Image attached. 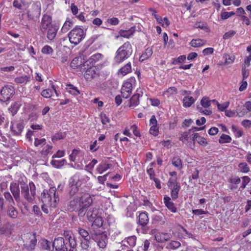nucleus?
Listing matches in <instances>:
<instances>
[{
	"instance_id": "473e14b6",
	"label": "nucleus",
	"mask_w": 251,
	"mask_h": 251,
	"mask_svg": "<svg viewBox=\"0 0 251 251\" xmlns=\"http://www.w3.org/2000/svg\"><path fill=\"white\" fill-rule=\"evenodd\" d=\"M152 54V50L151 48H148L145 50L144 52L140 56L139 60L140 61H144V60L148 59Z\"/></svg>"
},
{
	"instance_id": "412c9836",
	"label": "nucleus",
	"mask_w": 251,
	"mask_h": 251,
	"mask_svg": "<svg viewBox=\"0 0 251 251\" xmlns=\"http://www.w3.org/2000/svg\"><path fill=\"white\" fill-rule=\"evenodd\" d=\"M103 55L101 53H95L90 57V58L87 60L85 63L88 65L89 63L90 65H93L98 61L102 59Z\"/></svg>"
},
{
	"instance_id": "69168bd1",
	"label": "nucleus",
	"mask_w": 251,
	"mask_h": 251,
	"mask_svg": "<svg viewBox=\"0 0 251 251\" xmlns=\"http://www.w3.org/2000/svg\"><path fill=\"white\" fill-rule=\"evenodd\" d=\"M90 239H85L81 241L80 246L82 249L88 250L89 247V243H90Z\"/></svg>"
},
{
	"instance_id": "c03bdc74",
	"label": "nucleus",
	"mask_w": 251,
	"mask_h": 251,
	"mask_svg": "<svg viewBox=\"0 0 251 251\" xmlns=\"http://www.w3.org/2000/svg\"><path fill=\"white\" fill-rule=\"evenodd\" d=\"M93 221L92 226L94 227L99 228L102 226L103 221L100 216L97 217Z\"/></svg>"
},
{
	"instance_id": "8fccbe9b",
	"label": "nucleus",
	"mask_w": 251,
	"mask_h": 251,
	"mask_svg": "<svg viewBox=\"0 0 251 251\" xmlns=\"http://www.w3.org/2000/svg\"><path fill=\"white\" fill-rule=\"evenodd\" d=\"M231 141V138L228 135L223 134L220 139L219 142L221 144L230 143Z\"/></svg>"
},
{
	"instance_id": "ddd939ff",
	"label": "nucleus",
	"mask_w": 251,
	"mask_h": 251,
	"mask_svg": "<svg viewBox=\"0 0 251 251\" xmlns=\"http://www.w3.org/2000/svg\"><path fill=\"white\" fill-rule=\"evenodd\" d=\"M52 245L56 251H67L65 247L64 240L62 237L55 239Z\"/></svg>"
},
{
	"instance_id": "6e6552de",
	"label": "nucleus",
	"mask_w": 251,
	"mask_h": 251,
	"mask_svg": "<svg viewBox=\"0 0 251 251\" xmlns=\"http://www.w3.org/2000/svg\"><path fill=\"white\" fill-rule=\"evenodd\" d=\"M15 90L14 87L11 85H5L1 89L0 94V100L5 102L14 95Z\"/></svg>"
},
{
	"instance_id": "e433bc0d",
	"label": "nucleus",
	"mask_w": 251,
	"mask_h": 251,
	"mask_svg": "<svg viewBox=\"0 0 251 251\" xmlns=\"http://www.w3.org/2000/svg\"><path fill=\"white\" fill-rule=\"evenodd\" d=\"M66 89L69 93L74 96H77L80 94V92L78 90L77 88L72 84H68L67 85Z\"/></svg>"
},
{
	"instance_id": "7ed1b4c3",
	"label": "nucleus",
	"mask_w": 251,
	"mask_h": 251,
	"mask_svg": "<svg viewBox=\"0 0 251 251\" xmlns=\"http://www.w3.org/2000/svg\"><path fill=\"white\" fill-rule=\"evenodd\" d=\"M90 177L85 175L76 173L70 177L69 180V195L75 196L77 193L81 185L87 182Z\"/></svg>"
},
{
	"instance_id": "a19ab883",
	"label": "nucleus",
	"mask_w": 251,
	"mask_h": 251,
	"mask_svg": "<svg viewBox=\"0 0 251 251\" xmlns=\"http://www.w3.org/2000/svg\"><path fill=\"white\" fill-rule=\"evenodd\" d=\"M66 163V161L64 159L60 160H52L50 162L52 166L57 168L62 167Z\"/></svg>"
},
{
	"instance_id": "423d86ee",
	"label": "nucleus",
	"mask_w": 251,
	"mask_h": 251,
	"mask_svg": "<svg viewBox=\"0 0 251 251\" xmlns=\"http://www.w3.org/2000/svg\"><path fill=\"white\" fill-rule=\"evenodd\" d=\"M136 82L135 78L132 77L128 78L124 82L121 88V94L124 98L127 99L130 96Z\"/></svg>"
},
{
	"instance_id": "0e129e2a",
	"label": "nucleus",
	"mask_w": 251,
	"mask_h": 251,
	"mask_svg": "<svg viewBox=\"0 0 251 251\" xmlns=\"http://www.w3.org/2000/svg\"><path fill=\"white\" fill-rule=\"evenodd\" d=\"M130 130L132 131L133 134L137 137H140L141 136L140 131L138 128L137 126L136 125H133L130 126Z\"/></svg>"
},
{
	"instance_id": "37998d69",
	"label": "nucleus",
	"mask_w": 251,
	"mask_h": 251,
	"mask_svg": "<svg viewBox=\"0 0 251 251\" xmlns=\"http://www.w3.org/2000/svg\"><path fill=\"white\" fill-rule=\"evenodd\" d=\"M172 164L175 167L178 168V169H181L182 167L181 160L178 156L174 157L173 158Z\"/></svg>"
},
{
	"instance_id": "338daca9",
	"label": "nucleus",
	"mask_w": 251,
	"mask_h": 251,
	"mask_svg": "<svg viewBox=\"0 0 251 251\" xmlns=\"http://www.w3.org/2000/svg\"><path fill=\"white\" fill-rule=\"evenodd\" d=\"M236 34V31L234 30H230L228 32H226L223 35V38L225 40L228 39L233 37Z\"/></svg>"
},
{
	"instance_id": "aec40b11",
	"label": "nucleus",
	"mask_w": 251,
	"mask_h": 251,
	"mask_svg": "<svg viewBox=\"0 0 251 251\" xmlns=\"http://www.w3.org/2000/svg\"><path fill=\"white\" fill-rule=\"evenodd\" d=\"M131 64L128 62L119 70L118 75L123 77L131 72Z\"/></svg>"
},
{
	"instance_id": "9d476101",
	"label": "nucleus",
	"mask_w": 251,
	"mask_h": 251,
	"mask_svg": "<svg viewBox=\"0 0 251 251\" xmlns=\"http://www.w3.org/2000/svg\"><path fill=\"white\" fill-rule=\"evenodd\" d=\"M168 185L171 189V197L176 200L178 197V192L180 190V185L177 183L176 178H170L168 182Z\"/></svg>"
},
{
	"instance_id": "c85d7f7f",
	"label": "nucleus",
	"mask_w": 251,
	"mask_h": 251,
	"mask_svg": "<svg viewBox=\"0 0 251 251\" xmlns=\"http://www.w3.org/2000/svg\"><path fill=\"white\" fill-rule=\"evenodd\" d=\"M152 15L154 16L157 22L160 24L162 27H168L170 24V21L167 17H164L163 18V20L165 21V23H162V18L161 17L155 14V12L152 13Z\"/></svg>"
},
{
	"instance_id": "a211bd4d",
	"label": "nucleus",
	"mask_w": 251,
	"mask_h": 251,
	"mask_svg": "<svg viewBox=\"0 0 251 251\" xmlns=\"http://www.w3.org/2000/svg\"><path fill=\"white\" fill-rule=\"evenodd\" d=\"M96 71L95 67L88 68L84 74V77L87 80H90L96 75Z\"/></svg>"
},
{
	"instance_id": "a878e982",
	"label": "nucleus",
	"mask_w": 251,
	"mask_h": 251,
	"mask_svg": "<svg viewBox=\"0 0 251 251\" xmlns=\"http://www.w3.org/2000/svg\"><path fill=\"white\" fill-rule=\"evenodd\" d=\"M164 202L166 206L173 213L176 212V208L175 206L174 203L171 201L170 198L169 197H164Z\"/></svg>"
},
{
	"instance_id": "052dcab7",
	"label": "nucleus",
	"mask_w": 251,
	"mask_h": 251,
	"mask_svg": "<svg viewBox=\"0 0 251 251\" xmlns=\"http://www.w3.org/2000/svg\"><path fill=\"white\" fill-rule=\"evenodd\" d=\"M41 51L43 54H51L52 53L53 50L50 46L46 45L43 47Z\"/></svg>"
},
{
	"instance_id": "4468645a",
	"label": "nucleus",
	"mask_w": 251,
	"mask_h": 251,
	"mask_svg": "<svg viewBox=\"0 0 251 251\" xmlns=\"http://www.w3.org/2000/svg\"><path fill=\"white\" fill-rule=\"evenodd\" d=\"M143 96L142 91L137 90V93L130 99L129 107L132 108L137 106L139 103V98Z\"/></svg>"
},
{
	"instance_id": "5fc2aeb1",
	"label": "nucleus",
	"mask_w": 251,
	"mask_h": 251,
	"mask_svg": "<svg viewBox=\"0 0 251 251\" xmlns=\"http://www.w3.org/2000/svg\"><path fill=\"white\" fill-rule=\"evenodd\" d=\"M46 140L45 138H35L34 145L38 147H43L46 144Z\"/></svg>"
},
{
	"instance_id": "bb28decb",
	"label": "nucleus",
	"mask_w": 251,
	"mask_h": 251,
	"mask_svg": "<svg viewBox=\"0 0 251 251\" xmlns=\"http://www.w3.org/2000/svg\"><path fill=\"white\" fill-rule=\"evenodd\" d=\"M170 238V236L168 233L159 232L155 235V239L158 242H163L168 240Z\"/></svg>"
},
{
	"instance_id": "1a4fd4ad",
	"label": "nucleus",
	"mask_w": 251,
	"mask_h": 251,
	"mask_svg": "<svg viewBox=\"0 0 251 251\" xmlns=\"http://www.w3.org/2000/svg\"><path fill=\"white\" fill-rule=\"evenodd\" d=\"M92 237L93 240L97 242L100 248L104 249L105 248L107 242V237L105 234L100 232H96L92 234Z\"/></svg>"
},
{
	"instance_id": "f3484780",
	"label": "nucleus",
	"mask_w": 251,
	"mask_h": 251,
	"mask_svg": "<svg viewBox=\"0 0 251 251\" xmlns=\"http://www.w3.org/2000/svg\"><path fill=\"white\" fill-rule=\"evenodd\" d=\"M10 191L16 201H18L20 198V189L19 184L12 183L10 186Z\"/></svg>"
},
{
	"instance_id": "a18cd8bd",
	"label": "nucleus",
	"mask_w": 251,
	"mask_h": 251,
	"mask_svg": "<svg viewBox=\"0 0 251 251\" xmlns=\"http://www.w3.org/2000/svg\"><path fill=\"white\" fill-rule=\"evenodd\" d=\"M212 102H213V100H210L207 97H203L201 100V104L202 108H209Z\"/></svg>"
},
{
	"instance_id": "9b49d317",
	"label": "nucleus",
	"mask_w": 251,
	"mask_h": 251,
	"mask_svg": "<svg viewBox=\"0 0 251 251\" xmlns=\"http://www.w3.org/2000/svg\"><path fill=\"white\" fill-rule=\"evenodd\" d=\"M24 128L23 122L21 120L12 121L11 122L10 129L14 135H19Z\"/></svg>"
},
{
	"instance_id": "cd10ccee",
	"label": "nucleus",
	"mask_w": 251,
	"mask_h": 251,
	"mask_svg": "<svg viewBox=\"0 0 251 251\" xmlns=\"http://www.w3.org/2000/svg\"><path fill=\"white\" fill-rule=\"evenodd\" d=\"M51 87H52L51 89L49 88V89L44 90L41 92V95L45 98H50L51 96H52L54 93H55V94H56V96H58L56 89L54 87V86L52 85Z\"/></svg>"
},
{
	"instance_id": "2eb2a0df",
	"label": "nucleus",
	"mask_w": 251,
	"mask_h": 251,
	"mask_svg": "<svg viewBox=\"0 0 251 251\" xmlns=\"http://www.w3.org/2000/svg\"><path fill=\"white\" fill-rule=\"evenodd\" d=\"M58 30V27L55 25L48 29L46 31L48 39L50 41L53 40L56 36Z\"/></svg>"
},
{
	"instance_id": "e2e57ef3",
	"label": "nucleus",
	"mask_w": 251,
	"mask_h": 251,
	"mask_svg": "<svg viewBox=\"0 0 251 251\" xmlns=\"http://www.w3.org/2000/svg\"><path fill=\"white\" fill-rule=\"evenodd\" d=\"M198 109L200 112L205 115H210L212 114V111L209 108H204L198 107Z\"/></svg>"
},
{
	"instance_id": "4c0bfd02",
	"label": "nucleus",
	"mask_w": 251,
	"mask_h": 251,
	"mask_svg": "<svg viewBox=\"0 0 251 251\" xmlns=\"http://www.w3.org/2000/svg\"><path fill=\"white\" fill-rule=\"evenodd\" d=\"M191 130H189L188 131L183 132L180 136L179 139L183 143H186V142H188L189 140H192V135L190 136Z\"/></svg>"
},
{
	"instance_id": "6ab92c4d",
	"label": "nucleus",
	"mask_w": 251,
	"mask_h": 251,
	"mask_svg": "<svg viewBox=\"0 0 251 251\" xmlns=\"http://www.w3.org/2000/svg\"><path fill=\"white\" fill-rule=\"evenodd\" d=\"M23 102L22 101H16L12 103L8 108L9 112L12 116H14L18 112L19 108L22 105Z\"/></svg>"
},
{
	"instance_id": "7c9ffc66",
	"label": "nucleus",
	"mask_w": 251,
	"mask_h": 251,
	"mask_svg": "<svg viewBox=\"0 0 251 251\" xmlns=\"http://www.w3.org/2000/svg\"><path fill=\"white\" fill-rule=\"evenodd\" d=\"M82 156V152L77 150H74L69 156V159L71 161L75 162L79 160V157Z\"/></svg>"
},
{
	"instance_id": "774afa93",
	"label": "nucleus",
	"mask_w": 251,
	"mask_h": 251,
	"mask_svg": "<svg viewBox=\"0 0 251 251\" xmlns=\"http://www.w3.org/2000/svg\"><path fill=\"white\" fill-rule=\"evenodd\" d=\"M158 127L157 126H151L150 129V133L154 136L158 135Z\"/></svg>"
},
{
	"instance_id": "09e8293b",
	"label": "nucleus",
	"mask_w": 251,
	"mask_h": 251,
	"mask_svg": "<svg viewBox=\"0 0 251 251\" xmlns=\"http://www.w3.org/2000/svg\"><path fill=\"white\" fill-rule=\"evenodd\" d=\"M133 31L131 29L128 30H121L119 32L120 36L126 38H129L131 37L133 35Z\"/></svg>"
},
{
	"instance_id": "f8f14e48",
	"label": "nucleus",
	"mask_w": 251,
	"mask_h": 251,
	"mask_svg": "<svg viewBox=\"0 0 251 251\" xmlns=\"http://www.w3.org/2000/svg\"><path fill=\"white\" fill-rule=\"evenodd\" d=\"M53 25L52 24L51 17L49 15H44L41 19L40 30L43 33H45L48 29Z\"/></svg>"
},
{
	"instance_id": "f704fd0d",
	"label": "nucleus",
	"mask_w": 251,
	"mask_h": 251,
	"mask_svg": "<svg viewBox=\"0 0 251 251\" xmlns=\"http://www.w3.org/2000/svg\"><path fill=\"white\" fill-rule=\"evenodd\" d=\"M206 43V41L201 39H193L190 43L191 46L194 48H198L203 46Z\"/></svg>"
},
{
	"instance_id": "b1692460",
	"label": "nucleus",
	"mask_w": 251,
	"mask_h": 251,
	"mask_svg": "<svg viewBox=\"0 0 251 251\" xmlns=\"http://www.w3.org/2000/svg\"><path fill=\"white\" fill-rule=\"evenodd\" d=\"M196 141L198 143L203 147H205L207 145L206 139L202 137L199 136L198 133H195L192 135V141Z\"/></svg>"
},
{
	"instance_id": "0eeeda50",
	"label": "nucleus",
	"mask_w": 251,
	"mask_h": 251,
	"mask_svg": "<svg viewBox=\"0 0 251 251\" xmlns=\"http://www.w3.org/2000/svg\"><path fill=\"white\" fill-rule=\"evenodd\" d=\"M30 191L28 186L24 184L21 186V192L24 198L28 201H32L34 199L35 194V186L32 182L29 183Z\"/></svg>"
},
{
	"instance_id": "3c124183",
	"label": "nucleus",
	"mask_w": 251,
	"mask_h": 251,
	"mask_svg": "<svg viewBox=\"0 0 251 251\" xmlns=\"http://www.w3.org/2000/svg\"><path fill=\"white\" fill-rule=\"evenodd\" d=\"M110 167V165L106 163L100 164L97 168V171L100 174H102L104 171L107 170Z\"/></svg>"
},
{
	"instance_id": "603ef678",
	"label": "nucleus",
	"mask_w": 251,
	"mask_h": 251,
	"mask_svg": "<svg viewBox=\"0 0 251 251\" xmlns=\"http://www.w3.org/2000/svg\"><path fill=\"white\" fill-rule=\"evenodd\" d=\"M78 231L79 235L82 238L84 239V240L86 239L87 240V239H91V237L89 235L88 232L86 230L83 228H79Z\"/></svg>"
},
{
	"instance_id": "864d4df0",
	"label": "nucleus",
	"mask_w": 251,
	"mask_h": 251,
	"mask_svg": "<svg viewBox=\"0 0 251 251\" xmlns=\"http://www.w3.org/2000/svg\"><path fill=\"white\" fill-rule=\"evenodd\" d=\"M237 115L239 117H243L247 113L246 109L242 106L238 105L236 108Z\"/></svg>"
},
{
	"instance_id": "58836bf2",
	"label": "nucleus",
	"mask_w": 251,
	"mask_h": 251,
	"mask_svg": "<svg viewBox=\"0 0 251 251\" xmlns=\"http://www.w3.org/2000/svg\"><path fill=\"white\" fill-rule=\"evenodd\" d=\"M52 148L53 147L51 145L46 144L44 146L42 147L41 153L43 155H48V154H50L52 152Z\"/></svg>"
},
{
	"instance_id": "c756f323",
	"label": "nucleus",
	"mask_w": 251,
	"mask_h": 251,
	"mask_svg": "<svg viewBox=\"0 0 251 251\" xmlns=\"http://www.w3.org/2000/svg\"><path fill=\"white\" fill-rule=\"evenodd\" d=\"M177 92V89L175 87H170L166 91H164L162 96L165 98H170V97L176 94Z\"/></svg>"
},
{
	"instance_id": "20e7f679",
	"label": "nucleus",
	"mask_w": 251,
	"mask_h": 251,
	"mask_svg": "<svg viewBox=\"0 0 251 251\" xmlns=\"http://www.w3.org/2000/svg\"><path fill=\"white\" fill-rule=\"evenodd\" d=\"M132 53V46L129 42H126L118 48L115 53L114 61L116 63H121L129 58Z\"/></svg>"
},
{
	"instance_id": "6e6d98bb",
	"label": "nucleus",
	"mask_w": 251,
	"mask_h": 251,
	"mask_svg": "<svg viewBox=\"0 0 251 251\" xmlns=\"http://www.w3.org/2000/svg\"><path fill=\"white\" fill-rule=\"evenodd\" d=\"M4 197L6 201L8 203V205L14 204L15 202L10 193L8 192H5L3 194Z\"/></svg>"
},
{
	"instance_id": "bf43d9fd",
	"label": "nucleus",
	"mask_w": 251,
	"mask_h": 251,
	"mask_svg": "<svg viewBox=\"0 0 251 251\" xmlns=\"http://www.w3.org/2000/svg\"><path fill=\"white\" fill-rule=\"evenodd\" d=\"M65 134L64 133L60 132L54 134L51 138L52 142H55L58 140H61L65 138Z\"/></svg>"
},
{
	"instance_id": "2f4dec72",
	"label": "nucleus",
	"mask_w": 251,
	"mask_h": 251,
	"mask_svg": "<svg viewBox=\"0 0 251 251\" xmlns=\"http://www.w3.org/2000/svg\"><path fill=\"white\" fill-rule=\"evenodd\" d=\"M195 101V100L192 97L185 96L182 100L183 106L184 107H190Z\"/></svg>"
},
{
	"instance_id": "680f3d73",
	"label": "nucleus",
	"mask_w": 251,
	"mask_h": 251,
	"mask_svg": "<svg viewBox=\"0 0 251 251\" xmlns=\"http://www.w3.org/2000/svg\"><path fill=\"white\" fill-rule=\"evenodd\" d=\"M127 244L131 247H134L136 242V237L135 236H131L126 238Z\"/></svg>"
},
{
	"instance_id": "f03ea898",
	"label": "nucleus",
	"mask_w": 251,
	"mask_h": 251,
	"mask_svg": "<svg viewBox=\"0 0 251 251\" xmlns=\"http://www.w3.org/2000/svg\"><path fill=\"white\" fill-rule=\"evenodd\" d=\"M55 187H50L49 190H45L41 194V200L43 203L42 209L46 213H49V208H54L59 201L58 196L56 193Z\"/></svg>"
},
{
	"instance_id": "de8ad7c7",
	"label": "nucleus",
	"mask_w": 251,
	"mask_h": 251,
	"mask_svg": "<svg viewBox=\"0 0 251 251\" xmlns=\"http://www.w3.org/2000/svg\"><path fill=\"white\" fill-rule=\"evenodd\" d=\"M194 27L196 28H200L203 29L207 32L210 31V29L207 27L206 24L201 22H197L195 24Z\"/></svg>"
},
{
	"instance_id": "79ce46f5",
	"label": "nucleus",
	"mask_w": 251,
	"mask_h": 251,
	"mask_svg": "<svg viewBox=\"0 0 251 251\" xmlns=\"http://www.w3.org/2000/svg\"><path fill=\"white\" fill-rule=\"evenodd\" d=\"M224 58L225 59V64L229 65L233 63L235 59V57L233 55L225 54L224 55Z\"/></svg>"
},
{
	"instance_id": "49530a36",
	"label": "nucleus",
	"mask_w": 251,
	"mask_h": 251,
	"mask_svg": "<svg viewBox=\"0 0 251 251\" xmlns=\"http://www.w3.org/2000/svg\"><path fill=\"white\" fill-rule=\"evenodd\" d=\"M180 243L176 241H171L167 244L166 248L168 249L176 250L180 246Z\"/></svg>"
},
{
	"instance_id": "4d7b16f0",
	"label": "nucleus",
	"mask_w": 251,
	"mask_h": 251,
	"mask_svg": "<svg viewBox=\"0 0 251 251\" xmlns=\"http://www.w3.org/2000/svg\"><path fill=\"white\" fill-rule=\"evenodd\" d=\"M32 238L30 240L29 243H26L25 244V247L28 250H31L34 249L36 244V240L35 239L34 236H32Z\"/></svg>"
},
{
	"instance_id": "dca6fc26",
	"label": "nucleus",
	"mask_w": 251,
	"mask_h": 251,
	"mask_svg": "<svg viewBox=\"0 0 251 251\" xmlns=\"http://www.w3.org/2000/svg\"><path fill=\"white\" fill-rule=\"evenodd\" d=\"M13 205H8L7 207L6 212L7 215L10 218L16 219L17 217L18 212Z\"/></svg>"
},
{
	"instance_id": "c9c22d12",
	"label": "nucleus",
	"mask_w": 251,
	"mask_h": 251,
	"mask_svg": "<svg viewBox=\"0 0 251 251\" xmlns=\"http://www.w3.org/2000/svg\"><path fill=\"white\" fill-rule=\"evenodd\" d=\"M73 25V22L70 19H67L64 23L63 26L62 27L61 31L62 33L67 32L71 28Z\"/></svg>"
},
{
	"instance_id": "f257e3e1",
	"label": "nucleus",
	"mask_w": 251,
	"mask_h": 251,
	"mask_svg": "<svg viewBox=\"0 0 251 251\" xmlns=\"http://www.w3.org/2000/svg\"><path fill=\"white\" fill-rule=\"evenodd\" d=\"M93 203L92 197L88 193H78L70 202L68 209L71 211L77 212L79 217H83L86 213V209Z\"/></svg>"
},
{
	"instance_id": "ea45409f",
	"label": "nucleus",
	"mask_w": 251,
	"mask_h": 251,
	"mask_svg": "<svg viewBox=\"0 0 251 251\" xmlns=\"http://www.w3.org/2000/svg\"><path fill=\"white\" fill-rule=\"evenodd\" d=\"M213 102H215L216 103L218 110L221 111H225L227 108L228 107L230 104L229 101H226L220 104L215 100H213Z\"/></svg>"
},
{
	"instance_id": "72a5a7b5",
	"label": "nucleus",
	"mask_w": 251,
	"mask_h": 251,
	"mask_svg": "<svg viewBox=\"0 0 251 251\" xmlns=\"http://www.w3.org/2000/svg\"><path fill=\"white\" fill-rule=\"evenodd\" d=\"M14 7L18 9L23 10L25 9L26 5L24 0H14L13 2Z\"/></svg>"
},
{
	"instance_id": "4be33fe9",
	"label": "nucleus",
	"mask_w": 251,
	"mask_h": 251,
	"mask_svg": "<svg viewBox=\"0 0 251 251\" xmlns=\"http://www.w3.org/2000/svg\"><path fill=\"white\" fill-rule=\"evenodd\" d=\"M149 221V218L146 212H142L138 216V222L141 226H146Z\"/></svg>"
},
{
	"instance_id": "39448f33",
	"label": "nucleus",
	"mask_w": 251,
	"mask_h": 251,
	"mask_svg": "<svg viewBox=\"0 0 251 251\" xmlns=\"http://www.w3.org/2000/svg\"><path fill=\"white\" fill-rule=\"evenodd\" d=\"M85 33L83 29L75 26L68 34L69 41L71 44L76 45L85 37Z\"/></svg>"
},
{
	"instance_id": "393cba45",
	"label": "nucleus",
	"mask_w": 251,
	"mask_h": 251,
	"mask_svg": "<svg viewBox=\"0 0 251 251\" xmlns=\"http://www.w3.org/2000/svg\"><path fill=\"white\" fill-rule=\"evenodd\" d=\"M30 75H25L17 76L14 79V81L17 84H25L30 81Z\"/></svg>"
},
{
	"instance_id": "13d9d810",
	"label": "nucleus",
	"mask_w": 251,
	"mask_h": 251,
	"mask_svg": "<svg viewBox=\"0 0 251 251\" xmlns=\"http://www.w3.org/2000/svg\"><path fill=\"white\" fill-rule=\"evenodd\" d=\"M240 171L244 173H247L250 171V168L246 162L240 163L239 165Z\"/></svg>"
},
{
	"instance_id": "5701e85b",
	"label": "nucleus",
	"mask_w": 251,
	"mask_h": 251,
	"mask_svg": "<svg viewBox=\"0 0 251 251\" xmlns=\"http://www.w3.org/2000/svg\"><path fill=\"white\" fill-rule=\"evenodd\" d=\"M97 210L96 208H90L86 210V217L90 222H92L94 219L98 217L97 216Z\"/></svg>"
}]
</instances>
